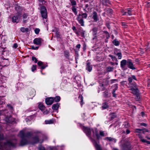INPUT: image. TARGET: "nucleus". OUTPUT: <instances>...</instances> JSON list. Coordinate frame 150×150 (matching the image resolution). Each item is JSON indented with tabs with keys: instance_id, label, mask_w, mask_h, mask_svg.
Returning <instances> with one entry per match:
<instances>
[{
	"instance_id": "nucleus-1",
	"label": "nucleus",
	"mask_w": 150,
	"mask_h": 150,
	"mask_svg": "<svg viewBox=\"0 0 150 150\" xmlns=\"http://www.w3.org/2000/svg\"><path fill=\"white\" fill-rule=\"evenodd\" d=\"M82 129L93 144L95 143V142H97L95 139H93L91 135L93 138L96 137L98 140L100 139L101 137L105 136L103 131L101 130L98 131L97 128L91 129L88 127H83Z\"/></svg>"
},
{
	"instance_id": "nucleus-2",
	"label": "nucleus",
	"mask_w": 150,
	"mask_h": 150,
	"mask_svg": "<svg viewBox=\"0 0 150 150\" xmlns=\"http://www.w3.org/2000/svg\"><path fill=\"white\" fill-rule=\"evenodd\" d=\"M32 135V133L31 132H26L25 129L21 131L19 134V136L22 139L20 143V145L23 146L28 144V142L25 138H28Z\"/></svg>"
},
{
	"instance_id": "nucleus-3",
	"label": "nucleus",
	"mask_w": 150,
	"mask_h": 150,
	"mask_svg": "<svg viewBox=\"0 0 150 150\" xmlns=\"http://www.w3.org/2000/svg\"><path fill=\"white\" fill-rule=\"evenodd\" d=\"M87 16V14L85 13H82L81 14H79L77 16L76 20L81 26H84V22L83 20V18L86 19Z\"/></svg>"
},
{
	"instance_id": "nucleus-4",
	"label": "nucleus",
	"mask_w": 150,
	"mask_h": 150,
	"mask_svg": "<svg viewBox=\"0 0 150 150\" xmlns=\"http://www.w3.org/2000/svg\"><path fill=\"white\" fill-rule=\"evenodd\" d=\"M136 83H134L133 86H130V90L132 91V93L135 95L138 98L139 97V91L137 88H136Z\"/></svg>"
},
{
	"instance_id": "nucleus-5",
	"label": "nucleus",
	"mask_w": 150,
	"mask_h": 150,
	"mask_svg": "<svg viewBox=\"0 0 150 150\" xmlns=\"http://www.w3.org/2000/svg\"><path fill=\"white\" fill-rule=\"evenodd\" d=\"M40 13L43 19H46L47 18V12L46 7L44 6H40Z\"/></svg>"
},
{
	"instance_id": "nucleus-6",
	"label": "nucleus",
	"mask_w": 150,
	"mask_h": 150,
	"mask_svg": "<svg viewBox=\"0 0 150 150\" xmlns=\"http://www.w3.org/2000/svg\"><path fill=\"white\" fill-rule=\"evenodd\" d=\"M145 132H148V131L147 129H145L143 130H142L141 129H137L135 130V132L137 133H139L137 134L139 138L140 139V140L142 141V139H143V137L142 136L141 133H142L143 134H144Z\"/></svg>"
},
{
	"instance_id": "nucleus-7",
	"label": "nucleus",
	"mask_w": 150,
	"mask_h": 150,
	"mask_svg": "<svg viewBox=\"0 0 150 150\" xmlns=\"http://www.w3.org/2000/svg\"><path fill=\"white\" fill-rule=\"evenodd\" d=\"M21 17V14L18 13L14 16L12 18V21L13 23H18L19 22Z\"/></svg>"
},
{
	"instance_id": "nucleus-8",
	"label": "nucleus",
	"mask_w": 150,
	"mask_h": 150,
	"mask_svg": "<svg viewBox=\"0 0 150 150\" xmlns=\"http://www.w3.org/2000/svg\"><path fill=\"white\" fill-rule=\"evenodd\" d=\"M127 64V61L125 59H123L120 62V67L123 70H125L127 69L125 66Z\"/></svg>"
},
{
	"instance_id": "nucleus-9",
	"label": "nucleus",
	"mask_w": 150,
	"mask_h": 150,
	"mask_svg": "<svg viewBox=\"0 0 150 150\" xmlns=\"http://www.w3.org/2000/svg\"><path fill=\"white\" fill-rule=\"evenodd\" d=\"M127 65L128 67L132 70H134L136 69V68L134 66L131 60L130 59H128L127 61Z\"/></svg>"
},
{
	"instance_id": "nucleus-10",
	"label": "nucleus",
	"mask_w": 150,
	"mask_h": 150,
	"mask_svg": "<svg viewBox=\"0 0 150 150\" xmlns=\"http://www.w3.org/2000/svg\"><path fill=\"white\" fill-rule=\"evenodd\" d=\"M53 102V97L47 98L45 99V103L47 105H52Z\"/></svg>"
},
{
	"instance_id": "nucleus-11",
	"label": "nucleus",
	"mask_w": 150,
	"mask_h": 150,
	"mask_svg": "<svg viewBox=\"0 0 150 150\" xmlns=\"http://www.w3.org/2000/svg\"><path fill=\"white\" fill-rule=\"evenodd\" d=\"M92 18L93 19L94 21L97 22L99 20V17L98 16L97 13L95 11H93L92 13Z\"/></svg>"
},
{
	"instance_id": "nucleus-12",
	"label": "nucleus",
	"mask_w": 150,
	"mask_h": 150,
	"mask_svg": "<svg viewBox=\"0 0 150 150\" xmlns=\"http://www.w3.org/2000/svg\"><path fill=\"white\" fill-rule=\"evenodd\" d=\"M28 15L27 13H24L22 16V18L23 19V23L25 24L27 23L28 19Z\"/></svg>"
},
{
	"instance_id": "nucleus-13",
	"label": "nucleus",
	"mask_w": 150,
	"mask_h": 150,
	"mask_svg": "<svg viewBox=\"0 0 150 150\" xmlns=\"http://www.w3.org/2000/svg\"><path fill=\"white\" fill-rule=\"evenodd\" d=\"M42 40L40 38H36L33 40V43L37 45H40Z\"/></svg>"
},
{
	"instance_id": "nucleus-14",
	"label": "nucleus",
	"mask_w": 150,
	"mask_h": 150,
	"mask_svg": "<svg viewBox=\"0 0 150 150\" xmlns=\"http://www.w3.org/2000/svg\"><path fill=\"white\" fill-rule=\"evenodd\" d=\"M108 83V81L106 80H104L102 83L100 84V87H101L103 90L105 89V86H107Z\"/></svg>"
},
{
	"instance_id": "nucleus-15",
	"label": "nucleus",
	"mask_w": 150,
	"mask_h": 150,
	"mask_svg": "<svg viewBox=\"0 0 150 150\" xmlns=\"http://www.w3.org/2000/svg\"><path fill=\"white\" fill-rule=\"evenodd\" d=\"M38 66H41V69H43L47 67V64H44V63L40 61H39L38 62Z\"/></svg>"
},
{
	"instance_id": "nucleus-16",
	"label": "nucleus",
	"mask_w": 150,
	"mask_h": 150,
	"mask_svg": "<svg viewBox=\"0 0 150 150\" xmlns=\"http://www.w3.org/2000/svg\"><path fill=\"white\" fill-rule=\"evenodd\" d=\"M134 79L136 80H137V79L134 75H132L131 77L129 76L128 78V81L129 82L130 85H132V84L131 83L132 81V79Z\"/></svg>"
},
{
	"instance_id": "nucleus-17",
	"label": "nucleus",
	"mask_w": 150,
	"mask_h": 150,
	"mask_svg": "<svg viewBox=\"0 0 150 150\" xmlns=\"http://www.w3.org/2000/svg\"><path fill=\"white\" fill-rule=\"evenodd\" d=\"M86 69L89 72H90L92 70V67L90 65V63L88 62L87 63Z\"/></svg>"
},
{
	"instance_id": "nucleus-18",
	"label": "nucleus",
	"mask_w": 150,
	"mask_h": 150,
	"mask_svg": "<svg viewBox=\"0 0 150 150\" xmlns=\"http://www.w3.org/2000/svg\"><path fill=\"white\" fill-rule=\"evenodd\" d=\"M38 107L39 109L42 111L45 110L46 108L43 105V104L41 103H39L38 105Z\"/></svg>"
},
{
	"instance_id": "nucleus-19",
	"label": "nucleus",
	"mask_w": 150,
	"mask_h": 150,
	"mask_svg": "<svg viewBox=\"0 0 150 150\" xmlns=\"http://www.w3.org/2000/svg\"><path fill=\"white\" fill-rule=\"evenodd\" d=\"M59 106V104L57 103L56 104H53L52 107V108L53 110H57Z\"/></svg>"
},
{
	"instance_id": "nucleus-20",
	"label": "nucleus",
	"mask_w": 150,
	"mask_h": 150,
	"mask_svg": "<svg viewBox=\"0 0 150 150\" xmlns=\"http://www.w3.org/2000/svg\"><path fill=\"white\" fill-rule=\"evenodd\" d=\"M102 3L103 5L105 6H108V4H110L109 0H102Z\"/></svg>"
},
{
	"instance_id": "nucleus-21",
	"label": "nucleus",
	"mask_w": 150,
	"mask_h": 150,
	"mask_svg": "<svg viewBox=\"0 0 150 150\" xmlns=\"http://www.w3.org/2000/svg\"><path fill=\"white\" fill-rule=\"evenodd\" d=\"M60 97L59 96H56L55 97H53V101L55 102H58L60 100Z\"/></svg>"
},
{
	"instance_id": "nucleus-22",
	"label": "nucleus",
	"mask_w": 150,
	"mask_h": 150,
	"mask_svg": "<svg viewBox=\"0 0 150 150\" xmlns=\"http://www.w3.org/2000/svg\"><path fill=\"white\" fill-rule=\"evenodd\" d=\"M76 6H72L71 8L72 11L74 12L75 15H76L77 14L78 12L76 8Z\"/></svg>"
},
{
	"instance_id": "nucleus-23",
	"label": "nucleus",
	"mask_w": 150,
	"mask_h": 150,
	"mask_svg": "<svg viewBox=\"0 0 150 150\" xmlns=\"http://www.w3.org/2000/svg\"><path fill=\"white\" fill-rule=\"evenodd\" d=\"M95 143L93 145L97 150H101V149L100 146L97 143V142H95Z\"/></svg>"
},
{
	"instance_id": "nucleus-24",
	"label": "nucleus",
	"mask_w": 150,
	"mask_h": 150,
	"mask_svg": "<svg viewBox=\"0 0 150 150\" xmlns=\"http://www.w3.org/2000/svg\"><path fill=\"white\" fill-rule=\"evenodd\" d=\"M102 109L104 110L106 109L108 107V103L107 102H105L103 104V105L102 106Z\"/></svg>"
},
{
	"instance_id": "nucleus-25",
	"label": "nucleus",
	"mask_w": 150,
	"mask_h": 150,
	"mask_svg": "<svg viewBox=\"0 0 150 150\" xmlns=\"http://www.w3.org/2000/svg\"><path fill=\"white\" fill-rule=\"evenodd\" d=\"M79 98L80 100V104L82 107L83 104H84V103L83 102V96L81 95H80L79 97Z\"/></svg>"
},
{
	"instance_id": "nucleus-26",
	"label": "nucleus",
	"mask_w": 150,
	"mask_h": 150,
	"mask_svg": "<svg viewBox=\"0 0 150 150\" xmlns=\"http://www.w3.org/2000/svg\"><path fill=\"white\" fill-rule=\"evenodd\" d=\"M54 122L53 120L51 119L49 120H45V124H53Z\"/></svg>"
},
{
	"instance_id": "nucleus-27",
	"label": "nucleus",
	"mask_w": 150,
	"mask_h": 150,
	"mask_svg": "<svg viewBox=\"0 0 150 150\" xmlns=\"http://www.w3.org/2000/svg\"><path fill=\"white\" fill-rule=\"evenodd\" d=\"M69 1L71 2V4L72 6H76L77 4L75 1L74 0H69Z\"/></svg>"
},
{
	"instance_id": "nucleus-28",
	"label": "nucleus",
	"mask_w": 150,
	"mask_h": 150,
	"mask_svg": "<svg viewBox=\"0 0 150 150\" xmlns=\"http://www.w3.org/2000/svg\"><path fill=\"white\" fill-rule=\"evenodd\" d=\"M33 139L35 143H37L39 142V138L38 136L34 137Z\"/></svg>"
},
{
	"instance_id": "nucleus-29",
	"label": "nucleus",
	"mask_w": 150,
	"mask_h": 150,
	"mask_svg": "<svg viewBox=\"0 0 150 150\" xmlns=\"http://www.w3.org/2000/svg\"><path fill=\"white\" fill-rule=\"evenodd\" d=\"M89 6V5L88 4H86L85 5L84 8L83 9V10L87 12L89 11V8H87Z\"/></svg>"
},
{
	"instance_id": "nucleus-30",
	"label": "nucleus",
	"mask_w": 150,
	"mask_h": 150,
	"mask_svg": "<svg viewBox=\"0 0 150 150\" xmlns=\"http://www.w3.org/2000/svg\"><path fill=\"white\" fill-rule=\"evenodd\" d=\"M113 69V67H108L107 68V71L110 72L112 71Z\"/></svg>"
},
{
	"instance_id": "nucleus-31",
	"label": "nucleus",
	"mask_w": 150,
	"mask_h": 150,
	"mask_svg": "<svg viewBox=\"0 0 150 150\" xmlns=\"http://www.w3.org/2000/svg\"><path fill=\"white\" fill-rule=\"evenodd\" d=\"M21 30L23 32H25L28 31V28H27L22 27L21 28Z\"/></svg>"
},
{
	"instance_id": "nucleus-32",
	"label": "nucleus",
	"mask_w": 150,
	"mask_h": 150,
	"mask_svg": "<svg viewBox=\"0 0 150 150\" xmlns=\"http://www.w3.org/2000/svg\"><path fill=\"white\" fill-rule=\"evenodd\" d=\"M7 143L8 145L12 146L15 147L16 145V143H13L11 142H8Z\"/></svg>"
},
{
	"instance_id": "nucleus-33",
	"label": "nucleus",
	"mask_w": 150,
	"mask_h": 150,
	"mask_svg": "<svg viewBox=\"0 0 150 150\" xmlns=\"http://www.w3.org/2000/svg\"><path fill=\"white\" fill-rule=\"evenodd\" d=\"M64 56L66 58H68L69 57V52L68 51H65L64 52Z\"/></svg>"
},
{
	"instance_id": "nucleus-34",
	"label": "nucleus",
	"mask_w": 150,
	"mask_h": 150,
	"mask_svg": "<svg viewBox=\"0 0 150 150\" xmlns=\"http://www.w3.org/2000/svg\"><path fill=\"white\" fill-rule=\"evenodd\" d=\"M125 11H127L128 15L131 16L132 15V13L131 12V10L130 9L128 8V9H125Z\"/></svg>"
},
{
	"instance_id": "nucleus-35",
	"label": "nucleus",
	"mask_w": 150,
	"mask_h": 150,
	"mask_svg": "<svg viewBox=\"0 0 150 150\" xmlns=\"http://www.w3.org/2000/svg\"><path fill=\"white\" fill-rule=\"evenodd\" d=\"M108 91L107 90L105 91L103 93V96L105 97H107L108 95Z\"/></svg>"
},
{
	"instance_id": "nucleus-36",
	"label": "nucleus",
	"mask_w": 150,
	"mask_h": 150,
	"mask_svg": "<svg viewBox=\"0 0 150 150\" xmlns=\"http://www.w3.org/2000/svg\"><path fill=\"white\" fill-rule=\"evenodd\" d=\"M113 44L116 46H117L119 45V42L118 41L114 40L113 41Z\"/></svg>"
},
{
	"instance_id": "nucleus-37",
	"label": "nucleus",
	"mask_w": 150,
	"mask_h": 150,
	"mask_svg": "<svg viewBox=\"0 0 150 150\" xmlns=\"http://www.w3.org/2000/svg\"><path fill=\"white\" fill-rule=\"evenodd\" d=\"M110 117L112 119H114L116 117V115L115 113H111L110 114Z\"/></svg>"
},
{
	"instance_id": "nucleus-38",
	"label": "nucleus",
	"mask_w": 150,
	"mask_h": 150,
	"mask_svg": "<svg viewBox=\"0 0 150 150\" xmlns=\"http://www.w3.org/2000/svg\"><path fill=\"white\" fill-rule=\"evenodd\" d=\"M116 55L118 56V59H120L122 57V54L120 52L118 53Z\"/></svg>"
},
{
	"instance_id": "nucleus-39",
	"label": "nucleus",
	"mask_w": 150,
	"mask_h": 150,
	"mask_svg": "<svg viewBox=\"0 0 150 150\" xmlns=\"http://www.w3.org/2000/svg\"><path fill=\"white\" fill-rule=\"evenodd\" d=\"M36 65H33L32 67L31 70L33 72L36 69Z\"/></svg>"
},
{
	"instance_id": "nucleus-40",
	"label": "nucleus",
	"mask_w": 150,
	"mask_h": 150,
	"mask_svg": "<svg viewBox=\"0 0 150 150\" xmlns=\"http://www.w3.org/2000/svg\"><path fill=\"white\" fill-rule=\"evenodd\" d=\"M109 56L112 59V60H117V59L115 57H114L112 56V55L109 54Z\"/></svg>"
},
{
	"instance_id": "nucleus-41",
	"label": "nucleus",
	"mask_w": 150,
	"mask_h": 150,
	"mask_svg": "<svg viewBox=\"0 0 150 150\" xmlns=\"http://www.w3.org/2000/svg\"><path fill=\"white\" fill-rule=\"evenodd\" d=\"M98 30V28L97 27H94L92 29L93 32H97Z\"/></svg>"
},
{
	"instance_id": "nucleus-42",
	"label": "nucleus",
	"mask_w": 150,
	"mask_h": 150,
	"mask_svg": "<svg viewBox=\"0 0 150 150\" xmlns=\"http://www.w3.org/2000/svg\"><path fill=\"white\" fill-rule=\"evenodd\" d=\"M34 31L35 34H37L39 33L40 30L39 28H36L35 30Z\"/></svg>"
},
{
	"instance_id": "nucleus-43",
	"label": "nucleus",
	"mask_w": 150,
	"mask_h": 150,
	"mask_svg": "<svg viewBox=\"0 0 150 150\" xmlns=\"http://www.w3.org/2000/svg\"><path fill=\"white\" fill-rule=\"evenodd\" d=\"M105 139L108 140H109L110 141H113L114 140V139H112L110 137H107L105 138Z\"/></svg>"
},
{
	"instance_id": "nucleus-44",
	"label": "nucleus",
	"mask_w": 150,
	"mask_h": 150,
	"mask_svg": "<svg viewBox=\"0 0 150 150\" xmlns=\"http://www.w3.org/2000/svg\"><path fill=\"white\" fill-rule=\"evenodd\" d=\"M142 142L143 143L146 142L147 143V144H150V141H146L145 139H142Z\"/></svg>"
},
{
	"instance_id": "nucleus-45",
	"label": "nucleus",
	"mask_w": 150,
	"mask_h": 150,
	"mask_svg": "<svg viewBox=\"0 0 150 150\" xmlns=\"http://www.w3.org/2000/svg\"><path fill=\"white\" fill-rule=\"evenodd\" d=\"M32 60L34 61L35 63H36L38 62L37 59L35 57H32Z\"/></svg>"
},
{
	"instance_id": "nucleus-46",
	"label": "nucleus",
	"mask_w": 150,
	"mask_h": 150,
	"mask_svg": "<svg viewBox=\"0 0 150 150\" xmlns=\"http://www.w3.org/2000/svg\"><path fill=\"white\" fill-rule=\"evenodd\" d=\"M121 25L124 28H127V25H126V24L124 22H122L121 23Z\"/></svg>"
},
{
	"instance_id": "nucleus-47",
	"label": "nucleus",
	"mask_w": 150,
	"mask_h": 150,
	"mask_svg": "<svg viewBox=\"0 0 150 150\" xmlns=\"http://www.w3.org/2000/svg\"><path fill=\"white\" fill-rule=\"evenodd\" d=\"M40 5H42L45 3V0H38Z\"/></svg>"
},
{
	"instance_id": "nucleus-48",
	"label": "nucleus",
	"mask_w": 150,
	"mask_h": 150,
	"mask_svg": "<svg viewBox=\"0 0 150 150\" xmlns=\"http://www.w3.org/2000/svg\"><path fill=\"white\" fill-rule=\"evenodd\" d=\"M115 88L112 91L113 92H115L116 91L117 89L118 88V86L117 84H115Z\"/></svg>"
},
{
	"instance_id": "nucleus-49",
	"label": "nucleus",
	"mask_w": 150,
	"mask_h": 150,
	"mask_svg": "<svg viewBox=\"0 0 150 150\" xmlns=\"http://www.w3.org/2000/svg\"><path fill=\"white\" fill-rule=\"evenodd\" d=\"M4 139V135L3 134H0V140H2Z\"/></svg>"
},
{
	"instance_id": "nucleus-50",
	"label": "nucleus",
	"mask_w": 150,
	"mask_h": 150,
	"mask_svg": "<svg viewBox=\"0 0 150 150\" xmlns=\"http://www.w3.org/2000/svg\"><path fill=\"white\" fill-rule=\"evenodd\" d=\"M106 11L110 13H112V10L110 8H108L106 9Z\"/></svg>"
},
{
	"instance_id": "nucleus-51",
	"label": "nucleus",
	"mask_w": 150,
	"mask_h": 150,
	"mask_svg": "<svg viewBox=\"0 0 150 150\" xmlns=\"http://www.w3.org/2000/svg\"><path fill=\"white\" fill-rule=\"evenodd\" d=\"M38 149L39 150H45V148L42 146L39 147Z\"/></svg>"
},
{
	"instance_id": "nucleus-52",
	"label": "nucleus",
	"mask_w": 150,
	"mask_h": 150,
	"mask_svg": "<svg viewBox=\"0 0 150 150\" xmlns=\"http://www.w3.org/2000/svg\"><path fill=\"white\" fill-rule=\"evenodd\" d=\"M85 31L84 30H82L81 32V36L83 37H84Z\"/></svg>"
},
{
	"instance_id": "nucleus-53",
	"label": "nucleus",
	"mask_w": 150,
	"mask_h": 150,
	"mask_svg": "<svg viewBox=\"0 0 150 150\" xmlns=\"http://www.w3.org/2000/svg\"><path fill=\"white\" fill-rule=\"evenodd\" d=\"M31 49L33 50H37L38 49V47H35L34 46H32L31 47Z\"/></svg>"
},
{
	"instance_id": "nucleus-54",
	"label": "nucleus",
	"mask_w": 150,
	"mask_h": 150,
	"mask_svg": "<svg viewBox=\"0 0 150 150\" xmlns=\"http://www.w3.org/2000/svg\"><path fill=\"white\" fill-rule=\"evenodd\" d=\"M115 81H117L116 79H112L110 81L111 83L112 84L115 82Z\"/></svg>"
},
{
	"instance_id": "nucleus-55",
	"label": "nucleus",
	"mask_w": 150,
	"mask_h": 150,
	"mask_svg": "<svg viewBox=\"0 0 150 150\" xmlns=\"http://www.w3.org/2000/svg\"><path fill=\"white\" fill-rule=\"evenodd\" d=\"M81 46V45L80 44H78L76 46V47L79 49L80 48Z\"/></svg>"
},
{
	"instance_id": "nucleus-56",
	"label": "nucleus",
	"mask_w": 150,
	"mask_h": 150,
	"mask_svg": "<svg viewBox=\"0 0 150 150\" xmlns=\"http://www.w3.org/2000/svg\"><path fill=\"white\" fill-rule=\"evenodd\" d=\"M18 47L17 44L16 43H15L13 45V47L15 48H16Z\"/></svg>"
},
{
	"instance_id": "nucleus-57",
	"label": "nucleus",
	"mask_w": 150,
	"mask_h": 150,
	"mask_svg": "<svg viewBox=\"0 0 150 150\" xmlns=\"http://www.w3.org/2000/svg\"><path fill=\"white\" fill-rule=\"evenodd\" d=\"M115 92L112 91V94L113 96L114 97H116V94L115 93Z\"/></svg>"
},
{
	"instance_id": "nucleus-58",
	"label": "nucleus",
	"mask_w": 150,
	"mask_h": 150,
	"mask_svg": "<svg viewBox=\"0 0 150 150\" xmlns=\"http://www.w3.org/2000/svg\"><path fill=\"white\" fill-rule=\"evenodd\" d=\"M128 15L127 11H125H125L124 13L123 14H122V15Z\"/></svg>"
},
{
	"instance_id": "nucleus-59",
	"label": "nucleus",
	"mask_w": 150,
	"mask_h": 150,
	"mask_svg": "<svg viewBox=\"0 0 150 150\" xmlns=\"http://www.w3.org/2000/svg\"><path fill=\"white\" fill-rule=\"evenodd\" d=\"M72 29L74 31H75L76 30V27L74 26L72 27Z\"/></svg>"
},
{
	"instance_id": "nucleus-60",
	"label": "nucleus",
	"mask_w": 150,
	"mask_h": 150,
	"mask_svg": "<svg viewBox=\"0 0 150 150\" xmlns=\"http://www.w3.org/2000/svg\"><path fill=\"white\" fill-rule=\"evenodd\" d=\"M130 132V131L129 129H127L126 131V133L127 134H128Z\"/></svg>"
},
{
	"instance_id": "nucleus-61",
	"label": "nucleus",
	"mask_w": 150,
	"mask_h": 150,
	"mask_svg": "<svg viewBox=\"0 0 150 150\" xmlns=\"http://www.w3.org/2000/svg\"><path fill=\"white\" fill-rule=\"evenodd\" d=\"M140 125L142 126H146V123H141Z\"/></svg>"
},
{
	"instance_id": "nucleus-62",
	"label": "nucleus",
	"mask_w": 150,
	"mask_h": 150,
	"mask_svg": "<svg viewBox=\"0 0 150 150\" xmlns=\"http://www.w3.org/2000/svg\"><path fill=\"white\" fill-rule=\"evenodd\" d=\"M149 6H150V4H149V2L147 3V4H146V6L147 7H149Z\"/></svg>"
},
{
	"instance_id": "nucleus-63",
	"label": "nucleus",
	"mask_w": 150,
	"mask_h": 150,
	"mask_svg": "<svg viewBox=\"0 0 150 150\" xmlns=\"http://www.w3.org/2000/svg\"><path fill=\"white\" fill-rule=\"evenodd\" d=\"M36 133H41L42 132L40 131H37L35 132Z\"/></svg>"
},
{
	"instance_id": "nucleus-64",
	"label": "nucleus",
	"mask_w": 150,
	"mask_h": 150,
	"mask_svg": "<svg viewBox=\"0 0 150 150\" xmlns=\"http://www.w3.org/2000/svg\"><path fill=\"white\" fill-rule=\"evenodd\" d=\"M141 115L142 116V117H143L144 116V115H145V114L144 113V112H141Z\"/></svg>"
}]
</instances>
